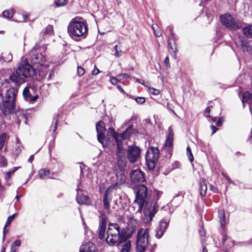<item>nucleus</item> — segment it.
I'll use <instances>...</instances> for the list:
<instances>
[{
    "instance_id": "f257e3e1",
    "label": "nucleus",
    "mask_w": 252,
    "mask_h": 252,
    "mask_svg": "<svg viewBox=\"0 0 252 252\" xmlns=\"http://www.w3.org/2000/svg\"><path fill=\"white\" fill-rule=\"evenodd\" d=\"M107 236L106 242L109 245H119L126 241L130 237L127 236L125 229L120 230V227L117 223H110L107 231Z\"/></svg>"
},
{
    "instance_id": "f03ea898",
    "label": "nucleus",
    "mask_w": 252,
    "mask_h": 252,
    "mask_svg": "<svg viewBox=\"0 0 252 252\" xmlns=\"http://www.w3.org/2000/svg\"><path fill=\"white\" fill-rule=\"evenodd\" d=\"M67 32L72 39L85 37L87 34V26L85 21L79 17L72 19L68 25Z\"/></svg>"
},
{
    "instance_id": "7ed1b4c3",
    "label": "nucleus",
    "mask_w": 252,
    "mask_h": 252,
    "mask_svg": "<svg viewBox=\"0 0 252 252\" xmlns=\"http://www.w3.org/2000/svg\"><path fill=\"white\" fill-rule=\"evenodd\" d=\"M35 77V68L27 63L19 66L15 73L12 74L9 77L11 81L18 85L25 82L24 79Z\"/></svg>"
},
{
    "instance_id": "20e7f679",
    "label": "nucleus",
    "mask_w": 252,
    "mask_h": 252,
    "mask_svg": "<svg viewBox=\"0 0 252 252\" xmlns=\"http://www.w3.org/2000/svg\"><path fill=\"white\" fill-rule=\"evenodd\" d=\"M2 96V102L0 103V109L3 115H7L14 113L16 107L17 95H0Z\"/></svg>"
},
{
    "instance_id": "39448f33",
    "label": "nucleus",
    "mask_w": 252,
    "mask_h": 252,
    "mask_svg": "<svg viewBox=\"0 0 252 252\" xmlns=\"http://www.w3.org/2000/svg\"><path fill=\"white\" fill-rule=\"evenodd\" d=\"M149 230L148 228H140L138 232L136 240V250L137 252H144L148 244Z\"/></svg>"
},
{
    "instance_id": "423d86ee",
    "label": "nucleus",
    "mask_w": 252,
    "mask_h": 252,
    "mask_svg": "<svg viewBox=\"0 0 252 252\" xmlns=\"http://www.w3.org/2000/svg\"><path fill=\"white\" fill-rule=\"evenodd\" d=\"M159 157V150L158 147H150L146 154L145 158L147 165L150 170L155 169Z\"/></svg>"
},
{
    "instance_id": "0eeeda50",
    "label": "nucleus",
    "mask_w": 252,
    "mask_h": 252,
    "mask_svg": "<svg viewBox=\"0 0 252 252\" xmlns=\"http://www.w3.org/2000/svg\"><path fill=\"white\" fill-rule=\"evenodd\" d=\"M116 159L117 164L114 170H125L127 163V158L124 146L116 148Z\"/></svg>"
},
{
    "instance_id": "6e6552de",
    "label": "nucleus",
    "mask_w": 252,
    "mask_h": 252,
    "mask_svg": "<svg viewBox=\"0 0 252 252\" xmlns=\"http://www.w3.org/2000/svg\"><path fill=\"white\" fill-rule=\"evenodd\" d=\"M147 191L148 189L144 185L137 186L136 198L134 201L138 205L137 212L141 213L143 210L144 205L146 203Z\"/></svg>"
},
{
    "instance_id": "1a4fd4ad",
    "label": "nucleus",
    "mask_w": 252,
    "mask_h": 252,
    "mask_svg": "<svg viewBox=\"0 0 252 252\" xmlns=\"http://www.w3.org/2000/svg\"><path fill=\"white\" fill-rule=\"evenodd\" d=\"M220 19L222 24L230 30H236L241 27L240 22L233 18L230 14L221 15Z\"/></svg>"
},
{
    "instance_id": "9d476101",
    "label": "nucleus",
    "mask_w": 252,
    "mask_h": 252,
    "mask_svg": "<svg viewBox=\"0 0 252 252\" xmlns=\"http://www.w3.org/2000/svg\"><path fill=\"white\" fill-rule=\"evenodd\" d=\"M52 68L50 67L48 63H44L36 66V70H35V77L34 80H39L46 77L48 75L49 78L51 77Z\"/></svg>"
},
{
    "instance_id": "9b49d317",
    "label": "nucleus",
    "mask_w": 252,
    "mask_h": 252,
    "mask_svg": "<svg viewBox=\"0 0 252 252\" xmlns=\"http://www.w3.org/2000/svg\"><path fill=\"white\" fill-rule=\"evenodd\" d=\"M41 49L33 47L31 52V62L36 66L45 62L46 55L41 52Z\"/></svg>"
},
{
    "instance_id": "f8f14e48",
    "label": "nucleus",
    "mask_w": 252,
    "mask_h": 252,
    "mask_svg": "<svg viewBox=\"0 0 252 252\" xmlns=\"http://www.w3.org/2000/svg\"><path fill=\"white\" fill-rule=\"evenodd\" d=\"M141 150L139 147L132 145L128 146L127 149V158L131 163L138 160L140 156Z\"/></svg>"
},
{
    "instance_id": "ddd939ff",
    "label": "nucleus",
    "mask_w": 252,
    "mask_h": 252,
    "mask_svg": "<svg viewBox=\"0 0 252 252\" xmlns=\"http://www.w3.org/2000/svg\"><path fill=\"white\" fill-rule=\"evenodd\" d=\"M174 132L170 128L168 129V133L166 137L164 144L163 150L168 154L169 157H171L173 151Z\"/></svg>"
},
{
    "instance_id": "4468645a",
    "label": "nucleus",
    "mask_w": 252,
    "mask_h": 252,
    "mask_svg": "<svg viewBox=\"0 0 252 252\" xmlns=\"http://www.w3.org/2000/svg\"><path fill=\"white\" fill-rule=\"evenodd\" d=\"M129 176L131 182L133 184L142 183L145 181L144 173L139 169L131 171Z\"/></svg>"
},
{
    "instance_id": "2eb2a0df",
    "label": "nucleus",
    "mask_w": 252,
    "mask_h": 252,
    "mask_svg": "<svg viewBox=\"0 0 252 252\" xmlns=\"http://www.w3.org/2000/svg\"><path fill=\"white\" fill-rule=\"evenodd\" d=\"M112 200V195L109 188L106 189L102 197V203L104 209L107 213L109 214L111 212L110 204Z\"/></svg>"
},
{
    "instance_id": "dca6fc26",
    "label": "nucleus",
    "mask_w": 252,
    "mask_h": 252,
    "mask_svg": "<svg viewBox=\"0 0 252 252\" xmlns=\"http://www.w3.org/2000/svg\"><path fill=\"white\" fill-rule=\"evenodd\" d=\"M169 221L165 220H161L155 229V236L157 239H160L165 232L169 225Z\"/></svg>"
},
{
    "instance_id": "f3484780",
    "label": "nucleus",
    "mask_w": 252,
    "mask_h": 252,
    "mask_svg": "<svg viewBox=\"0 0 252 252\" xmlns=\"http://www.w3.org/2000/svg\"><path fill=\"white\" fill-rule=\"evenodd\" d=\"M58 174L57 172H51L48 168H42L38 171V176L41 179H55Z\"/></svg>"
},
{
    "instance_id": "a211bd4d",
    "label": "nucleus",
    "mask_w": 252,
    "mask_h": 252,
    "mask_svg": "<svg viewBox=\"0 0 252 252\" xmlns=\"http://www.w3.org/2000/svg\"><path fill=\"white\" fill-rule=\"evenodd\" d=\"M138 132V130L133 128L132 125H129L127 127L122 133L119 134V137L121 140H129L132 134H136Z\"/></svg>"
},
{
    "instance_id": "6ab92c4d",
    "label": "nucleus",
    "mask_w": 252,
    "mask_h": 252,
    "mask_svg": "<svg viewBox=\"0 0 252 252\" xmlns=\"http://www.w3.org/2000/svg\"><path fill=\"white\" fill-rule=\"evenodd\" d=\"M168 47L169 51L171 54L173 53V56H176V52H177L176 45V39L174 34L171 32L170 36L168 39Z\"/></svg>"
},
{
    "instance_id": "aec40b11",
    "label": "nucleus",
    "mask_w": 252,
    "mask_h": 252,
    "mask_svg": "<svg viewBox=\"0 0 252 252\" xmlns=\"http://www.w3.org/2000/svg\"><path fill=\"white\" fill-rule=\"evenodd\" d=\"M125 170H114V173L116 176L115 186L121 185L126 182V176L125 175Z\"/></svg>"
},
{
    "instance_id": "412c9836",
    "label": "nucleus",
    "mask_w": 252,
    "mask_h": 252,
    "mask_svg": "<svg viewBox=\"0 0 252 252\" xmlns=\"http://www.w3.org/2000/svg\"><path fill=\"white\" fill-rule=\"evenodd\" d=\"M108 131L111 135L115 140L116 143V148L122 146H124L123 143L121 139H119V133L117 132L113 127H110L108 128Z\"/></svg>"
},
{
    "instance_id": "4be33fe9",
    "label": "nucleus",
    "mask_w": 252,
    "mask_h": 252,
    "mask_svg": "<svg viewBox=\"0 0 252 252\" xmlns=\"http://www.w3.org/2000/svg\"><path fill=\"white\" fill-rule=\"evenodd\" d=\"M95 246L91 242L83 244L80 247V252H95Z\"/></svg>"
},
{
    "instance_id": "5701e85b",
    "label": "nucleus",
    "mask_w": 252,
    "mask_h": 252,
    "mask_svg": "<svg viewBox=\"0 0 252 252\" xmlns=\"http://www.w3.org/2000/svg\"><path fill=\"white\" fill-rule=\"evenodd\" d=\"M76 201L79 204L90 205L91 203V199L90 197L84 194L77 195Z\"/></svg>"
},
{
    "instance_id": "b1692460",
    "label": "nucleus",
    "mask_w": 252,
    "mask_h": 252,
    "mask_svg": "<svg viewBox=\"0 0 252 252\" xmlns=\"http://www.w3.org/2000/svg\"><path fill=\"white\" fill-rule=\"evenodd\" d=\"M206 180L203 178H201L199 180V191L202 197L206 196L207 187L205 183Z\"/></svg>"
},
{
    "instance_id": "393cba45",
    "label": "nucleus",
    "mask_w": 252,
    "mask_h": 252,
    "mask_svg": "<svg viewBox=\"0 0 252 252\" xmlns=\"http://www.w3.org/2000/svg\"><path fill=\"white\" fill-rule=\"evenodd\" d=\"M218 217L221 227L224 230L226 225V217L224 210L221 209L219 210Z\"/></svg>"
},
{
    "instance_id": "a878e982",
    "label": "nucleus",
    "mask_w": 252,
    "mask_h": 252,
    "mask_svg": "<svg viewBox=\"0 0 252 252\" xmlns=\"http://www.w3.org/2000/svg\"><path fill=\"white\" fill-rule=\"evenodd\" d=\"M137 223V220L134 218L132 217L129 219L127 222V227L131 234L135 231Z\"/></svg>"
},
{
    "instance_id": "bb28decb",
    "label": "nucleus",
    "mask_w": 252,
    "mask_h": 252,
    "mask_svg": "<svg viewBox=\"0 0 252 252\" xmlns=\"http://www.w3.org/2000/svg\"><path fill=\"white\" fill-rule=\"evenodd\" d=\"M95 127L97 133H104L106 130L105 124L102 121H99L96 124Z\"/></svg>"
},
{
    "instance_id": "cd10ccee",
    "label": "nucleus",
    "mask_w": 252,
    "mask_h": 252,
    "mask_svg": "<svg viewBox=\"0 0 252 252\" xmlns=\"http://www.w3.org/2000/svg\"><path fill=\"white\" fill-rule=\"evenodd\" d=\"M9 138V135L3 132L0 134V151L3 148L5 142Z\"/></svg>"
},
{
    "instance_id": "c85d7f7f",
    "label": "nucleus",
    "mask_w": 252,
    "mask_h": 252,
    "mask_svg": "<svg viewBox=\"0 0 252 252\" xmlns=\"http://www.w3.org/2000/svg\"><path fill=\"white\" fill-rule=\"evenodd\" d=\"M242 32L248 37L252 38V24L244 27Z\"/></svg>"
},
{
    "instance_id": "c756f323",
    "label": "nucleus",
    "mask_w": 252,
    "mask_h": 252,
    "mask_svg": "<svg viewBox=\"0 0 252 252\" xmlns=\"http://www.w3.org/2000/svg\"><path fill=\"white\" fill-rule=\"evenodd\" d=\"M0 58L4 62H9L12 59V55L10 52L6 51L1 54Z\"/></svg>"
},
{
    "instance_id": "7c9ffc66",
    "label": "nucleus",
    "mask_w": 252,
    "mask_h": 252,
    "mask_svg": "<svg viewBox=\"0 0 252 252\" xmlns=\"http://www.w3.org/2000/svg\"><path fill=\"white\" fill-rule=\"evenodd\" d=\"M101 221L99 227L106 228L107 217L103 212H100Z\"/></svg>"
},
{
    "instance_id": "2f4dec72",
    "label": "nucleus",
    "mask_w": 252,
    "mask_h": 252,
    "mask_svg": "<svg viewBox=\"0 0 252 252\" xmlns=\"http://www.w3.org/2000/svg\"><path fill=\"white\" fill-rule=\"evenodd\" d=\"M113 51L114 52L113 55L116 58L120 57L124 54V52L117 45L114 47Z\"/></svg>"
},
{
    "instance_id": "473e14b6",
    "label": "nucleus",
    "mask_w": 252,
    "mask_h": 252,
    "mask_svg": "<svg viewBox=\"0 0 252 252\" xmlns=\"http://www.w3.org/2000/svg\"><path fill=\"white\" fill-rule=\"evenodd\" d=\"M126 243L122 246L121 252H129L131 248V243L130 241H125Z\"/></svg>"
},
{
    "instance_id": "72a5a7b5",
    "label": "nucleus",
    "mask_w": 252,
    "mask_h": 252,
    "mask_svg": "<svg viewBox=\"0 0 252 252\" xmlns=\"http://www.w3.org/2000/svg\"><path fill=\"white\" fill-rule=\"evenodd\" d=\"M242 101L244 105L246 103L252 104V95H242Z\"/></svg>"
},
{
    "instance_id": "f704fd0d",
    "label": "nucleus",
    "mask_w": 252,
    "mask_h": 252,
    "mask_svg": "<svg viewBox=\"0 0 252 252\" xmlns=\"http://www.w3.org/2000/svg\"><path fill=\"white\" fill-rule=\"evenodd\" d=\"M13 15V11L12 9H9L4 11L2 12V16L4 18L10 19Z\"/></svg>"
},
{
    "instance_id": "c9c22d12",
    "label": "nucleus",
    "mask_w": 252,
    "mask_h": 252,
    "mask_svg": "<svg viewBox=\"0 0 252 252\" xmlns=\"http://www.w3.org/2000/svg\"><path fill=\"white\" fill-rule=\"evenodd\" d=\"M53 27L52 25L47 26L44 30V33L45 34L52 35L53 33Z\"/></svg>"
},
{
    "instance_id": "e433bc0d",
    "label": "nucleus",
    "mask_w": 252,
    "mask_h": 252,
    "mask_svg": "<svg viewBox=\"0 0 252 252\" xmlns=\"http://www.w3.org/2000/svg\"><path fill=\"white\" fill-rule=\"evenodd\" d=\"M187 153L190 162H192L194 160V157L191 152V148L189 146L187 147Z\"/></svg>"
},
{
    "instance_id": "4c0bfd02",
    "label": "nucleus",
    "mask_w": 252,
    "mask_h": 252,
    "mask_svg": "<svg viewBox=\"0 0 252 252\" xmlns=\"http://www.w3.org/2000/svg\"><path fill=\"white\" fill-rule=\"evenodd\" d=\"M130 98L134 99L136 102L139 104H142L145 101V98L144 97H133L132 95H130Z\"/></svg>"
},
{
    "instance_id": "58836bf2",
    "label": "nucleus",
    "mask_w": 252,
    "mask_h": 252,
    "mask_svg": "<svg viewBox=\"0 0 252 252\" xmlns=\"http://www.w3.org/2000/svg\"><path fill=\"white\" fill-rule=\"evenodd\" d=\"M163 192L161 191H159L158 190H155L154 191V195L156 199V202H158V200L159 199L161 196L162 195Z\"/></svg>"
},
{
    "instance_id": "ea45409f",
    "label": "nucleus",
    "mask_w": 252,
    "mask_h": 252,
    "mask_svg": "<svg viewBox=\"0 0 252 252\" xmlns=\"http://www.w3.org/2000/svg\"><path fill=\"white\" fill-rule=\"evenodd\" d=\"M16 215V214H14L12 215L11 216L8 217L7 220L5 224V227H8L10 224L11 222L14 220Z\"/></svg>"
},
{
    "instance_id": "a19ab883",
    "label": "nucleus",
    "mask_w": 252,
    "mask_h": 252,
    "mask_svg": "<svg viewBox=\"0 0 252 252\" xmlns=\"http://www.w3.org/2000/svg\"><path fill=\"white\" fill-rule=\"evenodd\" d=\"M97 138L98 141L101 144L103 143V140L105 138L104 133H97Z\"/></svg>"
},
{
    "instance_id": "79ce46f5",
    "label": "nucleus",
    "mask_w": 252,
    "mask_h": 252,
    "mask_svg": "<svg viewBox=\"0 0 252 252\" xmlns=\"http://www.w3.org/2000/svg\"><path fill=\"white\" fill-rule=\"evenodd\" d=\"M212 107V106H209L206 108L204 112V115L205 117L207 118H211V116L210 115L211 112V108Z\"/></svg>"
},
{
    "instance_id": "37998d69",
    "label": "nucleus",
    "mask_w": 252,
    "mask_h": 252,
    "mask_svg": "<svg viewBox=\"0 0 252 252\" xmlns=\"http://www.w3.org/2000/svg\"><path fill=\"white\" fill-rule=\"evenodd\" d=\"M106 228L99 227L98 237L100 239H103L105 236Z\"/></svg>"
},
{
    "instance_id": "c03bdc74",
    "label": "nucleus",
    "mask_w": 252,
    "mask_h": 252,
    "mask_svg": "<svg viewBox=\"0 0 252 252\" xmlns=\"http://www.w3.org/2000/svg\"><path fill=\"white\" fill-rule=\"evenodd\" d=\"M67 0H55V3L57 6H62L66 4Z\"/></svg>"
},
{
    "instance_id": "a18cd8bd",
    "label": "nucleus",
    "mask_w": 252,
    "mask_h": 252,
    "mask_svg": "<svg viewBox=\"0 0 252 252\" xmlns=\"http://www.w3.org/2000/svg\"><path fill=\"white\" fill-rule=\"evenodd\" d=\"M25 100L28 101L30 100V101H35L38 98L39 95H34L33 97H31L32 95H23Z\"/></svg>"
},
{
    "instance_id": "49530a36",
    "label": "nucleus",
    "mask_w": 252,
    "mask_h": 252,
    "mask_svg": "<svg viewBox=\"0 0 252 252\" xmlns=\"http://www.w3.org/2000/svg\"><path fill=\"white\" fill-rule=\"evenodd\" d=\"M155 26L158 27L156 25L155 26L153 25L152 26V29L154 31V34L156 37H159L161 35L162 32L160 30H155Z\"/></svg>"
},
{
    "instance_id": "de8ad7c7",
    "label": "nucleus",
    "mask_w": 252,
    "mask_h": 252,
    "mask_svg": "<svg viewBox=\"0 0 252 252\" xmlns=\"http://www.w3.org/2000/svg\"><path fill=\"white\" fill-rule=\"evenodd\" d=\"M59 118V114H58L57 115H56L54 118V120L55 121L54 129H53L54 131H55L57 129V126L58 125Z\"/></svg>"
},
{
    "instance_id": "09e8293b",
    "label": "nucleus",
    "mask_w": 252,
    "mask_h": 252,
    "mask_svg": "<svg viewBox=\"0 0 252 252\" xmlns=\"http://www.w3.org/2000/svg\"><path fill=\"white\" fill-rule=\"evenodd\" d=\"M17 93H18L17 89L16 88H12L9 89L8 90L7 94H6L15 95V94H17Z\"/></svg>"
},
{
    "instance_id": "8fccbe9b",
    "label": "nucleus",
    "mask_w": 252,
    "mask_h": 252,
    "mask_svg": "<svg viewBox=\"0 0 252 252\" xmlns=\"http://www.w3.org/2000/svg\"><path fill=\"white\" fill-rule=\"evenodd\" d=\"M149 93H151L152 94H160V91L159 90L155 89L153 88H149Z\"/></svg>"
},
{
    "instance_id": "3c124183",
    "label": "nucleus",
    "mask_w": 252,
    "mask_h": 252,
    "mask_svg": "<svg viewBox=\"0 0 252 252\" xmlns=\"http://www.w3.org/2000/svg\"><path fill=\"white\" fill-rule=\"evenodd\" d=\"M77 73L79 76H81L85 73V70L83 68L78 66L77 68Z\"/></svg>"
},
{
    "instance_id": "603ef678",
    "label": "nucleus",
    "mask_w": 252,
    "mask_h": 252,
    "mask_svg": "<svg viewBox=\"0 0 252 252\" xmlns=\"http://www.w3.org/2000/svg\"><path fill=\"white\" fill-rule=\"evenodd\" d=\"M117 77L119 78V79H127V78H129L130 77L129 75H128L126 73L120 74L118 75H117Z\"/></svg>"
},
{
    "instance_id": "864d4df0",
    "label": "nucleus",
    "mask_w": 252,
    "mask_h": 252,
    "mask_svg": "<svg viewBox=\"0 0 252 252\" xmlns=\"http://www.w3.org/2000/svg\"><path fill=\"white\" fill-rule=\"evenodd\" d=\"M119 78L117 77H110V81L111 82V83H112V84L113 85H115L116 84L118 81H119Z\"/></svg>"
},
{
    "instance_id": "5fc2aeb1",
    "label": "nucleus",
    "mask_w": 252,
    "mask_h": 252,
    "mask_svg": "<svg viewBox=\"0 0 252 252\" xmlns=\"http://www.w3.org/2000/svg\"><path fill=\"white\" fill-rule=\"evenodd\" d=\"M164 64L165 65L167 69H168L170 67V63H169V59L168 57H166L164 60Z\"/></svg>"
},
{
    "instance_id": "6e6d98bb",
    "label": "nucleus",
    "mask_w": 252,
    "mask_h": 252,
    "mask_svg": "<svg viewBox=\"0 0 252 252\" xmlns=\"http://www.w3.org/2000/svg\"><path fill=\"white\" fill-rule=\"evenodd\" d=\"M158 209V202H156L154 205L152 210L151 211L152 212H154L156 214Z\"/></svg>"
},
{
    "instance_id": "4d7b16f0",
    "label": "nucleus",
    "mask_w": 252,
    "mask_h": 252,
    "mask_svg": "<svg viewBox=\"0 0 252 252\" xmlns=\"http://www.w3.org/2000/svg\"><path fill=\"white\" fill-rule=\"evenodd\" d=\"M223 122V120L222 117H220L216 123V126H221L222 125Z\"/></svg>"
},
{
    "instance_id": "13d9d810",
    "label": "nucleus",
    "mask_w": 252,
    "mask_h": 252,
    "mask_svg": "<svg viewBox=\"0 0 252 252\" xmlns=\"http://www.w3.org/2000/svg\"><path fill=\"white\" fill-rule=\"evenodd\" d=\"M155 213H154V212H150L149 214L147 216V220H149V221H152V220H153V217L155 216Z\"/></svg>"
},
{
    "instance_id": "bf43d9fd",
    "label": "nucleus",
    "mask_w": 252,
    "mask_h": 252,
    "mask_svg": "<svg viewBox=\"0 0 252 252\" xmlns=\"http://www.w3.org/2000/svg\"><path fill=\"white\" fill-rule=\"evenodd\" d=\"M135 81L137 83H140L144 86L148 87V86H147L148 83H146L143 80L138 79V78H135Z\"/></svg>"
},
{
    "instance_id": "052dcab7",
    "label": "nucleus",
    "mask_w": 252,
    "mask_h": 252,
    "mask_svg": "<svg viewBox=\"0 0 252 252\" xmlns=\"http://www.w3.org/2000/svg\"><path fill=\"white\" fill-rule=\"evenodd\" d=\"M21 245V241L19 239L15 241L12 244V245L15 247H20Z\"/></svg>"
},
{
    "instance_id": "680f3d73",
    "label": "nucleus",
    "mask_w": 252,
    "mask_h": 252,
    "mask_svg": "<svg viewBox=\"0 0 252 252\" xmlns=\"http://www.w3.org/2000/svg\"><path fill=\"white\" fill-rule=\"evenodd\" d=\"M7 227H5V225H4L3 229V236H2V241L3 242L6 237V234L8 232V229H6Z\"/></svg>"
},
{
    "instance_id": "e2e57ef3",
    "label": "nucleus",
    "mask_w": 252,
    "mask_h": 252,
    "mask_svg": "<svg viewBox=\"0 0 252 252\" xmlns=\"http://www.w3.org/2000/svg\"><path fill=\"white\" fill-rule=\"evenodd\" d=\"M210 189L214 192L217 193L219 192V189L212 185H210Z\"/></svg>"
},
{
    "instance_id": "0e129e2a",
    "label": "nucleus",
    "mask_w": 252,
    "mask_h": 252,
    "mask_svg": "<svg viewBox=\"0 0 252 252\" xmlns=\"http://www.w3.org/2000/svg\"><path fill=\"white\" fill-rule=\"evenodd\" d=\"M210 127L212 130V135L214 134L218 130V128L213 125H211Z\"/></svg>"
},
{
    "instance_id": "69168bd1",
    "label": "nucleus",
    "mask_w": 252,
    "mask_h": 252,
    "mask_svg": "<svg viewBox=\"0 0 252 252\" xmlns=\"http://www.w3.org/2000/svg\"><path fill=\"white\" fill-rule=\"evenodd\" d=\"M99 73V69L98 68H97L96 67V66H95L94 68L92 71V74L96 75L98 74Z\"/></svg>"
},
{
    "instance_id": "338daca9",
    "label": "nucleus",
    "mask_w": 252,
    "mask_h": 252,
    "mask_svg": "<svg viewBox=\"0 0 252 252\" xmlns=\"http://www.w3.org/2000/svg\"><path fill=\"white\" fill-rule=\"evenodd\" d=\"M222 176L225 178V179L228 181V182L229 183H231L232 182V181L231 180V179L230 178V177H229V176H228L226 174L224 173H222Z\"/></svg>"
},
{
    "instance_id": "774afa93",
    "label": "nucleus",
    "mask_w": 252,
    "mask_h": 252,
    "mask_svg": "<svg viewBox=\"0 0 252 252\" xmlns=\"http://www.w3.org/2000/svg\"><path fill=\"white\" fill-rule=\"evenodd\" d=\"M29 93V88L28 87H26L23 90V94H28Z\"/></svg>"
}]
</instances>
